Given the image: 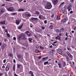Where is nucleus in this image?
Segmentation results:
<instances>
[{
	"label": "nucleus",
	"mask_w": 76,
	"mask_h": 76,
	"mask_svg": "<svg viewBox=\"0 0 76 76\" xmlns=\"http://www.w3.org/2000/svg\"><path fill=\"white\" fill-rule=\"evenodd\" d=\"M54 50H51L50 53V55H53L54 54Z\"/></svg>",
	"instance_id": "obj_11"
},
{
	"label": "nucleus",
	"mask_w": 76,
	"mask_h": 76,
	"mask_svg": "<svg viewBox=\"0 0 76 76\" xmlns=\"http://www.w3.org/2000/svg\"><path fill=\"white\" fill-rule=\"evenodd\" d=\"M53 48V46L51 45L50 46V48Z\"/></svg>",
	"instance_id": "obj_63"
},
{
	"label": "nucleus",
	"mask_w": 76,
	"mask_h": 76,
	"mask_svg": "<svg viewBox=\"0 0 76 76\" xmlns=\"http://www.w3.org/2000/svg\"><path fill=\"white\" fill-rule=\"evenodd\" d=\"M29 74L31 75V76H34V74L33 73V72H32V71H30L29 72Z\"/></svg>",
	"instance_id": "obj_15"
},
{
	"label": "nucleus",
	"mask_w": 76,
	"mask_h": 76,
	"mask_svg": "<svg viewBox=\"0 0 76 76\" xmlns=\"http://www.w3.org/2000/svg\"><path fill=\"white\" fill-rule=\"evenodd\" d=\"M64 4V2H62L61 3V5H63V4Z\"/></svg>",
	"instance_id": "obj_49"
},
{
	"label": "nucleus",
	"mask_w": 76,
	"mask_h": 76,
	"mask_svg": "<svg viewBox=\"0 0 76 76\" xmlns=\"http://www.w3.org/2000/svg\"><path fill=\"white\" fill-rule=\"evenodd\" d=\"M13 70L14 71H15V65L14 66V67H13Z\"/></svg>",
	"instance_id": "obj_35"
},
{
	"label": "nucleus",
	"mask_w": 76,
	"mask_h": 76,
	"mask_svg": "<svg viewBox=\"0 0 76 76\" xmlns=\"http://www.w3.org/2000/svg\"><path fill=\"white\" fill-rule=\"evenodd\" d=\"M74 30H76V27L75 26V27H74Z\"/></svg>",
	"instance_id": "obj_62"
},
{
	"label": "nucleus",
	"mask_w": 76,
	"mask_h": 76,
	"mask_svg": "<svg viewBox=\"0 0 76 76\" xmlns=\"http://www.w3.org/2000/svg\"><path fill=\"white\" fill-rule=\"evenodd\" d=\"M23 26V24H22L21 25H20V26L18 27V29H22V26Z\"/></svg>",
	"instance_id": "obj_16"
},
{
	"label": "nucleus",
	"mask_w": 76,
	"mask_h": 76,
	"mask_svg": "<svg viewBox=\"0 0 76 76\" xmlns=\"http://www.w3.org/2000/svg\"><path fill=\"white\" fill-rule=\"evenodd\" d=\"M47 58H48V57H45V58H43L42 59V60H46Z\"/></svg>",
	"instance_id": "obj_21"
},
{
	"label": "nucleus",
	"mask_w": 76,
	"mask_h": 76,
	"mask_svg": "<svg viewBox=\"0 0 76 76\" xmlns=\"http://www.w3.org/2000/svg\"><path fill=\"white\" fill-rule=\"evenodd\" d=\"M18 57L19 58H21V55H19L18 56Z\"/></svg>",
	"instance_id": "obj_45"
},
{
	"label": "nucleus",
	"mask_w": 76,
	"mask_h": 76,
	"mask_svg": "<svg viewBox=\"0 0 76 76\" xmlns=\"http://www.w3.org/2000/svg\"><path fill=\"white\" fill-rule=\"evenodd\" d=\"M44 23L45 24L47 23V20H45V21H44Z\"/></svg>",
	"instance_id": "obj_51"
},
{
	"label": "nucleus",
	"mask_w": 76,
	"mask_h": 76,
	"mask_svg": "<svg viewBox=\"0 0 76 76\" xmlns=\"http://www.w3.org/2000/svg\"><path fill=\"white\" fill-rule=\"evenodd\" d=\"M61 38V37H58V40H59V41H61V39H60V38Z\"/></svg>",
	"instance_id": "obj_37"
},
{
	"label": "nucleus",
	"mask_w": 76,
	"mask_h": 76,
	"mask_svg": "<svg viewBox=\"0 0 76 76\" xmlns=\"http://www.w3.org/2000/svg\"><path fill=\"white\" fill-rule=\"evenodd\" d=\"M68 37H69V36H68V37H66V38H65V40H67V39H68Z\"/></svg>",
	"instance_id": "obj_46"
},
{
	"label": "nucleus",
	"mask_w": 76,
	"mask_h": 76,
	"mask_svg": "<svg viewBox=\"0 0 76 76\" xmlns=\"http://www.w3.org/2000/svg\"><path fill=\"white\" fill-rule=\"evenodd\" d=\"M6 10L4 9H1V12L0 13V15H2V13H3L4 12H5Z\"/></svg>",
	"instance_id": "obj_6"
},
{
	"label": "nucleus",
	"mask_w": 76,
	"mask_h": 76,
	"mask_svg": "<svg viewBox=\"0 0 76 76\" xmlns=\"http://www.w3.org/2000/svg\"><path fill=\"white\" fill-rule=\"evenodd\" d=\"M36 14H39V12L38 11H36Z\"/></svg>",
	"instance_id": "obj_41"
},
{
	"label": "nucleus",
	"mask_w": 76,
	"mask_h": 76,
	"mask_svg": "<svg viewBox=\"0 0 76 76\" xmlns=\"http://www.w3.org/2000/svg\"><path fill=\"white\" fill-rule=\"evenodd\" d=\"M67 48L68 50H70V47L69 46H68L67 47Z\"/></svg>",
	"instance_id": "obj_38"
},
{
	"label": "nucleus",
	"mask_w": 76,
	"mask_h": 76,
	"mask_svg": "<svg viewBox=\"0 0 76 76\" xmlns=\"http://www.w3.org/2000/svg\"><path fill=\"white\" fill-rule=\"evenodd\" d=\"M57 42L56 41L55 42H53V44H56V43H57Z\"/></svg>",
	"instance_id": "obj_60"
},
{
	"label": "nucleus",
	"mask_w": 76,
	"mask_h": 76,
	"mask_svg": "<svg viewBox=\"0 0 76 76\" xmlns=\"http://www.w3.org/2000/svg\"><path fill=\"white\" fill-rule=\"evenodd\" d=\"M13 62L14 63H16V61H15V59H13Z\"/></svg>",
	"instance_id": "obj_61"
},
{
	"label": "nucleus",
	"mask_w": 76,
	"mask_h": 76,
	"mask_svg": "<svg viewBox=\"0 0 76 76\" xmlns=\"http://www.w3.org/2000/svg\"><path fill=\"white\" fill-rule=\"evenodd\" d=\"M66 20L67 19H66V18H65L62 21V22H64H64H66Z\"/></svg>",
	"instance_id": "obj_19"
},
{
	"label": "nucleus",
	"mask_w": 76,
	"mask_h": 76,
	"mask_svg": "<svg viewBox=\"0 0 76 76\" xmlns=\"http://www.w3.org/2000/svg\"><path fill=\"white\" fill-rule=\"evenodd\" d=\"M65 35H66V37H67V35H68V34L67 33V32H66V33Z\"/></svg>",
	"instance_id": "obj_40"
},
{
	"label": "nucleus",
	"mask_w": 76,
	"mask_h": 76,
	"mask_svg": "<svg viewBox=\"0 0 76 76\" xmlns=\"http://www.w3.org/2000/svg\"><path fill=\"white\" fill-rule=\"evenodd\" d=\"M49 28L50 29H53V26L50 25L49 26Z\"/></svg>",
	"instance_id": "obj_23"
},
{
	"label": "nucleus",
	"mask_w": 76,
	"mask_h": 76,
	"mask_svg": "<svg viewBox=\"0 0 76 76\" xmlns=\"http://www.w3.org/2000/svg\"><path fill=\"white\" fill-rule=\"evenodd\" d=\"M54 14H53L51 16V17L52 18H54Z\"/></svg>",
	"instance_id": "obj_42"
},
{
	"label": "nucleus",
	"mask_w": 76,
	"mask_h": 76,
	"mask_svg": "<svg viewBox=\"0 0 76 76\" xmlns=\"http://www.w3.org/2000/svg\"><path fill=\"white\" fill-rule=\"evenodd\" d=\"M58 54H61V55L62 54V51L61 50L59 49L58 50Z\"/></svg>",
	"instance_id": "obj_9"
},
{
	"label": "nucleus",
	"mask_w": 76,
	"mask_h": 76,
	"mask_svg": "<svg viewBox=\"0 0 76 76\" xmlns=\"http://www.w3.org/2000/svg\"><path fill=\"white\" fill-rule=\"evenodd\" d=\"M66 58L67 59V61H69V57L67 56H66Z\"/></svg>",
	"instance_id": "obj_28"
},
{
	"label": "nucleus",
	"mask_w": 76,
	"mask_h": 76,
	"mask_svg": "<svg viewBox=\"0 0 76 76\" xmlns=\"http://www.w3.org/2000/svg\"><path fill=\"white\" fill-rule=\"evenodd\" d=\"M41 28L42 29H45V27L44 26H41Z\"/></svg>",
	"instance_id": "obj_36"
},
{
	"label": "nucleus",
	"mask_w": 76,
	"mask_h": 76,
	"mask_svg": "<svg viewBox=\"0 0 76 76\" xmlns=\"http://www.w3.org/2000/svg\"><path fill=\"white\" fill-rule=\"evenodd\" d=\"M72 13H73V11H71L70 12V14H72Z\"/></svg>",
	"instance_id": "obj_58"
},
{
	"label": "nucleus",
	"mask_w": 76,
	"mask_h": 76,
	"mask_svg": "<svg viewBox=\"0 0 76 76\" xmlns=\"http://www.w3.org/2000/svg\"><path fill=\"white\" fill-rule=\"evenodd\" d=\"M60 31H61V32H64V29L63 28H62V29H61Z\"/></svg>",
	"instance_id": "obj_31"
},
{
	"label": "nucleus",
	"mask_w": 76,
	"mask_h": 76,
	"mask_svg": "<svg viewBox=\"0 0 76 76\" xmlns=\"http://www.w3.org/2000/svg\"><path fill=\"white\" fill-rule=\"evenodd\" d=\"M13 40H16V38L15 37H14L13 38Z\"/></svg>",
	"instance_id": "obj_44"
},
{
	"label": "nucleus",
	"mask_w": 76,
	"mask_h": 76,
	"mask_svg": "<svg viewBox=\"0 0 76 76\" xmlns=\"http://www.w3.org/2000/svg\"><path fill=\"white\" fill-rule=\"evenodd\" d=\"M26 34L28 36V37H29V36H31V33L29 32V31H26Z\"/></svg>",
	"instance_id": "obj_8"
},
{
	"label": "nucleus",
	"mask_w": 76,
	"mask_h": 76,
	"mask_svg": "<svg viewBox=\"0 0 76 76\" xmlns=\"http://www.w3.org/2000/svg\"><path fill=\"white\" fill-rule=\"evenodd\" d=\"M38 19L37 18H32L31 19V21H32L33 20H37Z\"/></svg>",
	"instance_id": "obj_10"
},
{
	"label": "nucleus",
	"mask_w": 76,
	"mask_h": 76,
	"mask_svg": "<svg viewBox=\"0 0 76 76\" xmlns=\"http://www.w3.org/2000/svg\"><path fill=\"white\" fill-rule=\"evenodd\" d=\"M56 31L57 32H59V33H60V32H61V30H60L57 29Z\"/></svg>",
	"instance_id": "obj_30"
},
{
	"label": "nucleus",
	"mask_w": 76,
	"mask_h": 76,
	"mask_svg": "<svg viewBox=\"0 0 76 76\" xmlns=\"http://www.w3.org/2000/svg\"><path fill=\"white\" fill-rule=\"evenodd\" d=\"M7 36L8 37H10V35H9V34L8 33H7Z\"/></svg>",
	"instance_id": "obj_43"
},
{
	"label": "nucleus",
	"mask_w": 76,
	"mask_h": 76,
	"mask_svg": "<svg viewBox=\"0 0 76 76\" xmlns=\"http://www.w3.org/2000/svg\"><path fill=\"white\" fill-rule=\"evenodd\" d=\"M17 13H13L11 14V15H13L14 16H15V15H16Z\"/></svg>",
	"instance_id": "obj_24"
},
{
	"label": "nucleus",
	"mask_w": 76,
	"mask_h": 76,
	"mask_svg": "<svg viewBox=\"0 0 76 76\" xmlns=\"http://www.w3.org/2000/svg\"><path fill=\"white\" fill-rule=\"evenodd\" d=\"M60 18V16H57V20H59Z\"/></svg>",
	"instance_id": "obj_25"
},
{
	"label": "nucleus",
	"mask_w": 76,
	"mask_h": 76,
	"mask_svg": "<svg viewBox=\"0 0 76 76\" xmlns=\"http://www.w3.org/2000/svg\"><path fill=\"white\" fill-rule=\"evenodd\" d=\"M3 74L2 73H0V76H2Z\"/></svg>",
	"instance_id": "obj_55"
},
{
	"label": "nucleus",
	"mask_w": 76,
	"mask_h": 76,
	"mask_svg": "<svg viewBox=\"0 0 76 76\" xmlns=\"http://www.w3.org/2000/svg\"><path fill=\"white\" fill-rule=\"evenodd\" d=\"M18 12H23V11H25V10L23 9H19L18 10Z\"/></svg>",
	"instance_id": "obj_13"
},
{
	"label": "nucleus",
	"mask_w": 76,
	"mask_h": 76,
	"mask_svg": "<svg viewBox=\"0 0 76 76\" xmlns=\"http://www.w3.org/2000/svg\"><path fill=\"white\" fill-rule=\"evenodd\" d=\"M18 38L19 39H26V38L25 37V35L22 33L20 35L18 36Z\"/></svg>",
	"instance_id": "obj_1"
},
{
	"label": "nucleus",
	"mask_w": 76,
	"mask_h": 76,
	"mask_svg": "<svg viewBox=\"0 0 76 76\" xmlns=\"http://www.w3.org/2000/svg\"><path fill=\"white\" fill-rule=\"evenodd\" d=\"M5 32H6L7 33H8V30L7 29H5L4 30Z\"/></svg>",
	"instance_id": "obj_32"
},
{
	"label": "nucleus",
	"mask_w": 76,
	"mask_h": 76,
	"mask_svg": "<svg viewBox=\"0 0 76 76\" xmlns=\"http://www.w3.org/2000/svg\"><path fill=\"white\" fill-rule=\"evenodd\" d=\"M72 4L70 3L69 4V5L67 8V9L68 10V11H70L71 10H72Z\"/></svg>",
	"instance_id": "obj_5"
},
{
	"label": "nucleus",
	"mask_w": 76,
	"mask_h": 76,
	"mask_svg": "<svg viewBox=\"0 0 76 76\" xmlns=\"http://www.w3.org/2000/svg\"><path fill=\"white\" fill-rule=\"evenodd\" d=\"M42 57V56H39V57L38 58H39V59H40V58H41Z\"/></svg>",
	"instance_id": "obj_54"
},
{
	"label": "nucleus",
	"mask_w": 76,
	"mask_h": 76,
	"mask_svg": "<svg viewBox=\"0 0 76 76\" xmlns=\"http://www.w3.org/2000/svg\"><path fill=\"white\" fill-rule=\"evenodd\" d=\"M52 7V5L51 4V3L50 2H48L47 3V5L45 6V8L48 9H50Z\"/></svg>",
	"instance_id": "obj_2"
},
{
	"label": "nucleus",
	"mask_w": 76,
	"mask_h": 76,
	"mask_svg": "<svg viewBox=\"0 0 76 76\" xmlns=\"http://www.w3.org/2000/svg\"><path fill=\"white\" fill-rule=\"evenodd\" d=\"M2 28H3V29H5L6 27H5V26H2Z\"/></svg>",
	"instance_id": "obj_53"
},
{
	"label": "nucleus",
	"mask_w": 76,
	"mask_h": 76,
	"mask_svg": "<svg viewBox=\"0 0 76 76\" xmlns=\"http://www.w3.org/2000/svg\"><path fill=\"white\" fill-rule=\"evenodd\" d=\"M16 23L17 25H18L19 24V23H20V21L18 20H16Z\"/></svg>",
	"instance_id": "obj_18"
},
{
	"label": "nucleus",
	"mask_w": 76,
	"mask_h": 76,
	"mask_svg": "<svg viewBox=\"0 0 76 76\" xmlns=\"http://www.w3.org/2000/svg\"><path fill=\"white\" fill-rule=\"evenodd\" d=\"M44 17L41 15H39V18L40 19H44Z\"/></svg>",
	"instance_id": "obj_12"
},
{
	"label": "nucleus",
	"mask_w": 76,
	"mask_h": 76,
	"mask_svg": "<svg viewBox=\"0 0 76 76\" xmlns=\"http://www.w3.org/2000/svg\"><path fill=\"white\" fill-rule=\"evenodd\" d=\"M48 64V61L45 62H44V65H46V64Z\"/></svg>",
	"instance_id": "obj_27"
},
{
	"label": "nucleus",
	"mask_w": 76,
	"mask_h": 76,
	"mask_svg": "<svg viewBox=\"0 0 76 76\" xmlns=\"http://www.w3.org/2000/svg\"><path fill=\"white\" fill-rule=\"evenodd\" d=\"M69 56L70 57V58H73V56H72L71 55H70V56Z\"/></svg>",
	"instance_id": "obj_39"
},
{
	"label": "nucleus",
	"mask_w": 76,
	"mask_h": 76,
	"mask_svg": "<svg viewBox=\"0 0 76 76\" xmlns=\"http://www.w3.org/2000/svg\"><path fill=\"white\" fill-rule=\"evenodd\" d=\"M52 2L53 4H57L58 2V0H52Z\"/></svg>",
	"instance_id": "obj_7"
},
{
	"label": "nucleus",
	"mask_w": 76,
	"mask_h": 76,
	"mask_svg": "<svg viewBox=\"0 0 76 76\" xmlns=\"http://www.w3.org/2000/svg\"><path fill=\"white\" fill-rule=\"evenodd\" d=\"M0 24H4L5 25L6 23H5V21L0 22Z\"/></svg>",
	"instance_id": "obj_17"
},
{
	"label": "nucleus",
	"mask_w": 76,
	"mask_h": 76,
	"mask_svg": "<svg viewBox=\"0 0 76 76\" xmlns=\"http://www.w3.org/2000/svg\"><path fill=\"white\" fill-rule=\"evenodd\" d=\"M36 48H39V46H38V45L37 46Z\"/></svg>",
	"instance_id": "obj_57"
},
{
	"label": "nucleus",
	"mask_w": 76,
	"mask_h": 76,
	"mask_svg": "<svg viewBox=\"0 0 76 76\" xmlns=\"http://www.w3.org/2000/svg\"><path fill=\"white\" fill-rule=\"evenodd\" d=\"M67 54L69 56L71 55L70 54V53H67Z\"/></svg>",
	"instance_id": "obj_48"
},
{
	"label": "nucleus",
	"mask_w": 76,
	"mask_h": 76,
	"mask_svg": "<svg viewBox=\"0 0 76 76\" xmlns=\"http://www.w3.org/2000/svg\"><path fill=\"white\" fill-rule=\"evenodd\" d=\"M6 60L5 59L3 61V62L4 63H6Z\"/></svg>",
	"instance_id": "obj_47"
},
{
	"label": "nucleus",
	"mask_w": 76,
	"mask_h": 76,
	"mask_svg": "<svg viewBox=\"0 0 76 76\" xmlns=\"http://www.w3.org/2000/svg\"><path fill=\"white\" fill-rule=\"evenodd\" d=\"M29 41L30 42H32V38H28Z\"/></svg>",
	"instance_id": "obj_26"
},
{
	"label": "nucleus",
	"mask_w": 76,
	"mask_h": 76,
	"mask_svg": "<svg viewBox=\"0 0 76 76\" xmlns=\"http://www.w3.org/2000/svg\"><path fill=\"white\" fill-rule=\"evenodd\" d=\"M6 47H7V45L5 44H3L2 45L1 47L2 50H3L4 48H6Z\"/></svg>",
	"instance_id": "obj_4"
},
{
	"label": "nucleus",
	"mask_w": 76,
	"mask_h": 76,
	"mask_svg": "<svg viewBox=\"0 0 76 76\" xmlns=\"http://www.w3.org/2000/svg\"><path fill=\"white\" fill-rule=\"evenodd\" d=\"M17 66L18 68H20V66L22 67V65L21 64H18Z\"/></svg>",
	"instance_id": "obj_22"
},
{
	"label": "nucleus",
	"mask_w": 76,
	"mask_h": 76,
	"mask_svg": "<svg viewBox=\"0 0 76 76\" xmlns=\"http://www.w3.org/2000/svg\"><path fill=\"white\" fill-rule=\"evenodd\" d=\"M7 10L10 12H13L15 10V9L12 7H10L9 8H7Z\"/></svg>",
	"instance_id": "obj_3"
},
{
	"label": "nucleus",
	"mask_w": 76,
	"mask_h": 76,
	"mask_svg": "<svg viewBox=\"0 0 76 76\" xmlns=\"http://www.w3.org/2000/svg\"><path fill=\"white\" fill-rule=\"evenodd\" d=\"M26 16H31V14H29V13H28V14H26Z\"/></svg>",
	"instance_id": "obj_20"
},
{
	"label": "nucleus",
	"mask_w": 76,
	"mask_h": 76,
	"mask_svg": "<svg viewBox=\"0 0 76 76\" xmlns=\"http://www.w3.org/2000/svg\"><path fill=\"white\" fill-rule=\"evenodd\" d=\"M4 68H5V66H4V65H3V66L2 67V68L3 69Z\"/></svg>",
	"instance_id": "obj_56"
},
{
	"label": "nucleus",
	"mask_w": 76,
	"mask_h": 76,
	"mask_svg": "<svg viewBox=\"0 0 76 76\" xmlns=\"http://www.w3.org/2000/svg\"><path fill=\"white\" fill-rule=\"evenodd\" d=\"M5 6V4H4L3 5H2L1 6Z\"/></svg>",
	"instance_id": "obj_52"
},
{
	"label": "nucleus",
	"mask_w": 76,
	"mask_h": 76,
	"mask_svg": "<svg viewBox=\"0 0 76 76\" xmlns=\"http://www.w3.org/2000/svg\"><path fill=\"white\" fill-rule=\"evenodd\" d=\"M58 65L59 66V68H61V64H58Z\"/></svg>",
	"instance_id": "obj_33"
},
{
	"label": "nucleus",
	"mask_w": 76,
	"mask_h": 76,
	"mask_svg": "<svg viewBox=\"0 0 76 76\" xmlns=\"http://www.w3.org/2000/svg\"><path fill=\"white\" fill-rule=\"evenodd\" d=\"M64 66H66V63H64Z\"/></svg>",
	"instance_id": "obj_50"
},
{
	"label": "nucleus",
	"mask_w": 76,
	"mask_h": 76,
	"mask_svg": "<svg viewBox=\"0 0 76 76\" xmlns=\"http://www.w3.org/2000/svg\"><path fill=\"white\" fill-rule=\"evenodd\" d=\"M58 37H55V39H58Z\"/></svg>",
	"instance_id": "obj_59"
},
{
	"label": "nucleus",
	"mask_w": 76,
	"mask_h": 76,
	"mask_svg": "<svg viewBox=\"0 0 76 76\" xmlns=\"http://www.w3.org/2000/svg\"><path fill=\"white\" fill-rule=\"evenodd\" d=\"M10 67L9 65H7L6 68V70L7 71H8L9 70Z\"/></svg>",
	"instance_id": "obj_14"
},
{
	"label": "nucleus",
	"mask_w": 76,
	"mask_h": 76,
	"mask_svg": "<svg viewBox=\"0 0 76 76\" xmlns=\"http://www.w3.org/2000/svg\"><path fill=\"white\" fill-rule=\"evenodd\" d=\"M14 76H19L18 75H16V74H15Z\"/></svg>",
	"instance_id": "obj_64"
},
{
	"label": "nucleus",
	"mask_w": 76,
	"mask_h": 76,
	"mask_svg": "<svg viewBox=\"0 0 76 76\" xmlns=\"http://www.w3.org/2000/svg\"><path fill=\"white\" fill-rule=\"evenodd\" d=\"M9 56H10L11 57H13V55L12 54L10 53L9 54Z\"/></svg>",
	"instance_id": "obj_34"
},
{
	"label": "nucleus",
	"mask_w": 76,
	"mask_h": 76,
	"mask_svg": "<svg viewBox=\"0 0 76 76\" xmlns=\"http://www.w3.org/2000/svg\"><path fill=\"white\" fill-rule=\"evenodd\" d=\"M35 52L36 53H39V51L37 49H36L35 50Z\"/></svg>",
	"instance_id": "obj_29"
}]
</instances>
